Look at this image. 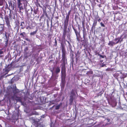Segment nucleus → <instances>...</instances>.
<instances>
[{
  "instance_id": "f257e3e1",
  "label": "nucleus",
  "mask_w": 127,
  "mask_h": 127,
  "mask_svg": "<svg viewBox=\"0 0 127 127\" xmlns=\"http://www.w3.org/2000/svg\"><path fill=\"white\" fill-rule=\"evenodd\" d=\"M66 54H62V59L61 61L62 64L61 66V78L62 81H64L66 76V68L65 65L67 63V59L66 56Z\"/></svg>"
},
{
  "instance_id": "f03ea898",
  "label": "nucleus",
  "mask_w": 127,
  "mask_h": 127,
  "mask_svg": "<svg viewBox=\"0 0 127 127\" xmlns=\"http://www.w3.org/2000/svg\"><path fill=\"white\" fill-rule=\"evenodd\" d=\"M19 90L17 89L15 84V87L13 90V92L14 95L12 96V98L14 100H16L17 102H22V98L21 97L17 96L16 94L20 92Z\"/></svg>"
},
{
  "instance_id": "7ed1b4c3",
  "label": "nucleus",
  "mask_w": 127,
  "mask_h": 127,
  "mask_svg": "<svg viewBox=\"0 0 127 127\" xmlns=\"http://www.w3.org/2000/svg\"><path fill=\"white\" fill-rule=\"evenodd\" d=\"M37 10L34 9V11H33L32 9H31V10L28 13H27V16L28 17H31L32 18H34V17H36L37 18H39V16L37 14Z\"/></svg>"
},
{
  "instance_id": "20e7f679",
  "label": "nucleus",
  "mask_w": 127,
  "mask_h": 127,
  "mask_svg": "<svg viewBox=\"0 0 127 127\" xmlns=\"http://www.w3.org/2000/svg\"><path fill=\"white\" fill-rule=\"evenodd\" d=\"M127 74L125 73H122L121 72H120L116 73L115 76L116 77L117 79L118 80L124 79V78L127 77Z\"/></svg>"
},
{
  "instance_id": "39448f33",
  "label": "nucleus",
  "mask_w": 127,
  "mask_h": 127,
  "mask_svg": "<svg viewBox=\"0 0 127 127\" xmlns=\"http://www.w3.org/2000/svg\"><path fill=\"white\" fill-rule=\"evenodd\" d=\"M75 90L74 89H72V90L70 92V98L69 99L70 101L72 103L73 100V97H75L76 95L75 93Z\"/></svg>"
},
{
  "instance_id": "423d86ee",
  "label": "nucleus",
  "mask_w": 127,
  "mask_h": 127,
  "mask_svg": "<svg viewBox=\"0 0 127 127\" xmlns=\"http://www.w3.org/2000/svg\"><path fill=\"white\" fill-rule=\"evenodd\" d=\"M71 10H70L69 11L67 14H66V16L65 19L64 21V24H68L69 21V16L70 15Z\"/></svg>"
},
{
  "instance_id": "0eeeda50",
  "label": "nucleus",
  "mask_w": 127,
  "mask_h": 127,
  "mask_svg": "<svg viewBox=\"0 0 127 127\" xmlns=\"http://www.w3.org/2000/svg\"><path fill=\"white\" fill-rule=\"evenodd\" d=\"M61 45L62 54H66V51L65 48V45L64 43H61Z\"/></svg>"
},
{
  "instance_id": "6e6552de",
  "label": "nucleus",
  "mask_w": 127,
  "mask_h": 127,
  "mask_svg": "<svg viewBox=\"0 0 127 127\" xmlns=\"http://www.w3.org/2000/svg\"><path fill=\"white\" fill-rule=\"evenodd\" d=\"M114 18H116L120 20L122 18V15L121 13H118L115 14Z\"/></svg>"
},
{
  "instance_id": "1a4fd4ad",
  "label": "nucleus",
  "mask_w": 127,
  "mask_h": 127,
  "mask_svg": "<svg viewBox=\"0 0 127 127\" xmlns=\"http://www.w3.org/2000/svg\"><path fill=\"white\" fill-rule=\"evenodd\" d=\"M82 27L83 29V38H85V37H86L87 36V32L86 31L85 29V27L84 24H82Z\"/></svg>"
},
{
  "instance_id": "9d476101",
  "label": "nucleus",
  "mask_w": 127,
  "mask_h": 127,
  "mask_svg": "<svg viewBox=\"0 0 127 127\" xmlns=\"http://www.w3.org/2000/svg\"><path fill=\"white\" fill-rule=\"evenodd\" d=\"M21 0H18V6L20 10H23V8L22 5V4L21 3Z\"/></svg>"
},
{
  "instance_id": "9b49d317",
  "label": "nucleus",
  "mask_w": 127,
  "mask_h": 127,
  "mask_svg": "<svg viewBox=\"0 0 127 127\" xmlns=\"http://www.w3.org/2000/svg\"><path fill=\"white\" fill-rule=\"evenodd\" d=\"M25 10L26 12V13L27 14V13L29 12L31 10V9H32V7L30 6H28L27 7L25 8Z\"/></svg>"
},
{
  "instance_id": "f8f14e48",
  "label": "nucleus",
  "mask_w": 127,
  "mask_h": 127,
  "mask_svg": "<svg viewBox=\"0 0 127 127\" xmlns=\"http://www.w3.org/2000/svg\"><path fill=\"white\" fill-rule=\"evenodd\" d=\"M93 72L92 70H90L87 71L86 74L89 76V78H90V77L93 76Z\"/></svg>"
},
{
  "instance_id": "ddd939ff",
  "label": "nucleus",
  "mask_w": 127,
  "mask_h": 127,
  "mask_svg": "<svg viewBox=\"0 0 127 127\" xmlns=\"http://www.w3.org/2000/svg\"><path fill=\"white\" fill-rule=\"evenodd\" d=\"M67 33V30H64L62 36V38L63 40H65L66 35Z\"/></svg>"
},
{
  "instance_id": "4468645a",
  "label": "nucleus",
  "mask_w": 127,
  "mask_h": 127,
  "mask_svg": "<svg viewBox=\"0 0 127 127\" xmlns=\"http://www.w3.org/2000/svg\"><path fill=\"white\" fill-rule=\"evenodd\" d=\"M5 40L6 41H5V44L6 46L8 44V41L9 40V37H7V35H6V32L5 34Z\"/></svg>"
},
{
  "instance_id": "2eb2a0df",
  "label": "nucleus",
  "mask_w": 127,
  "mask_h": 127,
  "mask_svg": "<svg viewBox=\"0 0 127 127\" xmlns=\"http://www.w3.org/2000/svg\"><path fill=\"white\" fill-rule=\"evenodd\" d=\"M5 19L6 24H9L10 22L8 17L7 16H5Z\"/></svg>"
},
{
  "instance_id": "dca6fc26",
  "label": "nucleus",
  "mask_w": 127,
  "mask_h": 127,
  "mask_svg": "<svg viewBox=\"0 0 127 127\" xmlns=\"http://www.w3.org/2000/svg\"><path fill=\"white\" fill-rule=\"evenodd\" d=\"M60 70V68L59 67H57L56 68L55 72L56 74H57L59 73Z\"/></svg>"
},
{
  "instance_id": "f3484780",
  "label": "nucleus",
  "mask_w": 127,
  "mask_h": 127,
  "mask_svg": "<svg viewBox=\"0 0 127 127\" xmlns=\"http://www.w3.org/2000/svg\"><path fill=\"white\" fill-rule=\"evenodd\" d=\"M62 104V103H61L59 104L56 106L55 107V109L56 110H58L59 109L60 106Z\"/></svg>"
},
{
  "instance_id": "a211bd4d",
  "label": "nucleus",
  "mask_w": 127,
  "mask_h": 127,
  "mask_svg": "<svg viewBox=\"0 0 127 127\" xmlns=\"http://www.w3.org/2000/svg\"><path fill=\"white\" fill-rule=\"evenodd\" d=\"M28 50V47H26L24 49V52L25 55H27L28 54V53L27 52V51Z\"/></svg>"
},
{
  "instance_id": "6ab92c4d",
  "label": "nucleus",
  "mask_w": 127,
  "mask_h": 127,
  "mask_svg": "<svg viewBox=\"0 0 127 127\" xmlns=\"http://www.w3.org/2000/svg\"><path fill=\"white\" fill-rule=\"evenodd\" d=\"M24 8L27 7V6H29V5H28L27 2L26 1L24 2Z\"/></svg>"
},
{
  "instance_id": "aec40b11",
  "label": "nucleus",
  "mask_w": 127,
  "mask_h": 127,
  "mask_svg": "<svg viewBox=\"0 0 127 127\" xmlns=\"http://www.w3.org/2000/svg\"><path fill=\"white\" fill-rule=\"evenodd\" d=\"M73 29L74 30L76 34L77 38L78 35H80V33L79 32H77V30L75 29L74 28H73Z\"/></svg>"
},
{
  "instance_id": "412c9836",
  "label": "nucleus",
  "mask_w": 127,
  "mask_h": 127,
  "mask_svg": "<svg viewBox=\"0 0 127 127\" xmlns=\"http://www.w3.org/2000/svg\"><path fill=\"white\" fill-rule=\"evenodd\" d=\"M116 43H115L114 42L111 41H109V43H108V45H111L112 46H113V45L116 44Z\"/></svg>"
},
{
  "instance_id": "4be33fe9",
  "label": "nucleus",
  "mask_w": 127,
  "mask_h": 127,
  "mask_svg": "<svg viewBox=\"0 0 127 127\" xmlns=\"http://www.w3.org/2000/svg\"><path fill=\"white\" fill-rule=\"evenodd\" d=\"M9 7H10L12 9H14V5H13L12 4V3L11 2L10 3V2H9Z\"/></svg>"
},
{
  "instance_id": "5701e85b",
  "label": "nucleus",
  "mask_w": 127,
  "mask_h": 127,
  "mask_svg": "<svg viewBox=\"0 0 127 127\" xmlns=\"http://www.w3.org/2000/svg\"><path fill=\"white\" fill-rule=\"evenodd\" d=\"M37 30H38L37 29L35 31L33 32H31L30 34V35H33L35 34L36 33V32L37 31Z\"/></svg>"
},
{
  "instance_id": "b1692460",
  "label": "nucleus",
  "mask_w": 127,
  "mask_h": 127,
  "mask_svg": "<svg viewBox=\"0 0 127 127\" xmlns=\"http://www.w3.org/2000/svg\"><path fill=\"white\" fill-rule=\"evenodd\" d=\"M84 40H83L84 42V43L86 44L88 42V40L87 38H86V37H85V38H83Z\"/></svg>"
},
{
  "instance_id": "393cba45",
  "label": "nucleus",
  "mask_w": 127,
  "mask_h": 127,
  "mask_svg": "<svg viewBox=\"0 0 127 127\" xmlns=\"http://www.w3.org/2000/svg\"><path fill=\"white\" fill-rule=\"evenodd\" d=\"M25 35L26 33L24 32L21 33L20 34V35H21L22 36V37H25Z\"/></svg>"
},
{
  "instance_id": "a878e982",
  "label": "nucleus",
  "mask_w": 127,
  "mask_h": 127,
  "mask_svg": "<svg viewBox=\"0 0 127 127\" xmlns=\"http://www.w3.org/2000/svg\"><path fill=\"white\" fill-rule=\"evenodd\" d=\"M9 68H7L6 69H5V72H7V73L6 74H7L8 73V72L10 70L9 69Z\"/></svg>"
},
{
  "instance_id": "bb28decb",
  "label": "nucleus",
  "mask_w": 127,
  "mask_h": 127,
  "mask_svg": "<svg viewBox=\"0 0 127 127\" xmlns=\"http://www.w3.org/2000/svg\"><path fill=\"white\" fill-rule=\"evenodd\" d=\"M3 0H0V6L2 5H3Z\"/></svg>"
},
{
  "instance_id": "cd10ccee",
  "label": "nucleus",
  "mask_w": 127,
  "mask_h": 127,
  "mask_svg": "<svg viewBox=\"0 0 127 127\" xmlns=\"http://www.w3.org/2000/svg\"><path fill=\"white\" fill-rule=\"evenodd\" d=\"M67 24H64V30H66Z\"/></svg>"
},
{
  "instance_id": "c85d7f7f",
  "label": "nucleus",
  "mask_w": 127,
  "mask_h": 127,
  "mask_svg": "<svg viewBox=\"0 0 127 127\" xmlns=\"http://www.w3.org/2000/svg\"><path fill=\"white\" fill-rule=\"evenodd\" d=\"M55 44L54 45V46H55L56 47L57 45V40H56V39H55Z\"/></svg>"
},
{
  "instance_id": "c756f323",
  "label": "nucleus",
  "mask_w": 127,
  "mask_h": 127,
  "mask_svg": "<svg viewBox=\"0 0 127 127\" xmlns=\"http://www.w3.org/2000/svg\"><path fill=\"white\" fill-rule=\"evenodd\" d=\"M118 40L116 43V44H117L120 41V39H121V37H118Z\"/></svg>"
},
{
  "instance_id": "7c9ffc66",
  "label": "nucleus",
  "mask_w": 127,
  "mask_h": 127,
  "mask_svg": "<svg viewBox=\"0 0 127 127\" xmlns=\"http://www.w3.org/2000/svg\"><path fill=\"white\" fill-rule=\"evenodd\" d=\"M98 55L100 57L102 58H104V56H103L99 54H98Z\"/></svg>"
},
{
  "instance_id": "2f4dec72",
  "label": "nucleus",
  "mask_w": 127,
  "mask_h": 127,
  "mask_svg": "<svg viewBox=\"0 0 127 127\" xmlns=\"http://www.w3.org/2000/svg\"><path fill=\"white\" fill-rule=\"evenodd\" d=\"M43 13L44 14V15H45L47 17L48 16V15H47V14L46 13V11H43Z\"/></svg>"
},
{
  "instance_id": "473e14b6",
  "label": "nucleus",
  "mask_w": 127,
  "mask_h": 127,
  "mask_svg": "<svg viewBox=\"0 0 127 127\" xmlns=\"http://www.w3.org/2000/svg\"><path fill=\"white\" fill-rule=\"evenodd\" d=\"M2 50H3V49H0V54H3V51H2Z\"/></svg>"
},
{
  "instance_id": "72a5a7b5",
  "label": "nucleus",
  "mask_w": 127,
  "mask_h": 127,
  "mask_svg": "<svg viewBox=\"0 0 127 127\" xmlns=\"http://www.w3.org/2000/svg\"><path fill=\"white\" fill-rule=\"evenodd\" d=\"M15 22L16 24H19V22L18 19L16 20Z\"/></svg>"
},
{
  "instance_id": "f704fd0d",
  "label": "nucleus",
  "mask_w": 127,
  "mask_h": 127,
  "mask_svg": "<svg viewBox=\"0 0 127 127\" xmlns=\"http://www.w3.org/2000/svg\"><path fill=\"white\" fill-rule=\"evenodd\" d=\"M36 1V2L35 3H36L39 6H40V4L38 2V0H35Z\"/></svg>"
},
{
  "instance_id": "c9c22d12",
  "label": "nucleus",
  "mask_w": 127,
  "mask_h": 127,
  "mask_svg": "<svg viewBox=\"0 0 127 127\" xmlns=\"http://www.w3.org/2000/svg\"><path fill=\"white\" fill-rule=\"evenodd\" d=\"M105 66H106V64H102L101 65V67H104Z\"/></svg>"
},
{
  "instance_id": "e433bc0d",
  "label": "nucleus",
  "mask_w": 127,
  "mask_h": 127,
  "mask_svg": "<svg viewBox=\"0 0 127 127\" xmlns=\"http://www.w3.org/2000/svg\"><path fill=\"white\" fill-rule=\"evenodd\" d=\"M53 58V55H51L49 57V59H52Z\"/></svg>"
},
{
  "instance_id": "4c0bfd02",
  "label": "nucleus",
  "mask_w": 127,
  "mask_h": 127,
  "mask_svg": "<svg viewBox=\"0 0 127 127\" xmlns=\"http://www.w3.org/2000/svg\"><path fill=\"white\" fill-rule=\"evenodd\" d=\"M88 80V82L87 83H86V82H85V84H87V83H89V82H90V80Z\"/></svg>"
},
{
  "instance_id": "58836bf2",
  "label": "nucleus",
  "mask_w": 127,
  "mask_h": 127,
  "mask_svg": "<svg viewBox=\"0 0 127 127\" xmlns=\"http://www.w3.org/2000/svg\"><path fill=\"white\" fill-rule=\"evenodd\" d=\"M31 29V28L29 26H28L27 27V28H26V29Z\"/></svg>"
},
{
  "instance_id": "ea45409f",
  "label": "nucleus",
  "mask_w": 127,
  "mask_h": 127,
  "mask_svg": "<svg viewBox=\"0 0 127 127\" xmlns=\"http://www.w3.org/2000/svg\"><path fill=\"white\" fill-rule=\"evenodd\" d=\"M124 82L125 83V84H126V86H127V81H124Z\"/></svg>"
},
{
  "instance_id": "a19ab883",
  "label": "nucleus",
  "mask_w": 127,
  "mask_h": 127,
  "mask_svg": "<svg viewBox=\"0 0 127 127\" xmlns=\"http://www.w3.org/2000/svg\"><path fill=\"white\" fill-rule=\"evenodd\" d=\"M10 67H11L12 65H13V64H12V63H11L10 64Z\"/></svg>"
},
{
  "instance_id": "79ce46f5",
  "label": "nucleus",
  "mask_w": 127,
  "mask_h": 127,
  "mask_svg": "<svg viewBox=\"0 0 127 127\" xmlns=\"http://www.w3.org/2000/svg\"><path fill=\"white\" fill-rule=\"evenodd\" d=\"M25 39L27 41H30V40L28 38H26Z\"/></svg>"
},
{
  "instance_id": "37998d69",
  "label": "nucleus",
  "mask_w": 127,
  "mask_h": 127,
  "mask_svg": "<svg viewBox=\"0 0 127 127\" xmlns=\"http://www.w3.org/2000/svg\"><path fill=\"white\" fill-rule=\"evenodd\" d=\"M110 70V68H107L106 69V71H109Z\"/></svg>"
},
{
  "instance_id": "c03bdc74",
  "label": "nucleus",
  "mask_w": 127,
  "mask_h": 127,
  "mask_svg": "<svg viewBox=\"0 0 127 127\" xmlns=\"http://www.w3.org/2000/svg\"><path fill=\"white\" fill-rule=\"evenodd\" d=\"M101 21V20L100 19H99L97 20L98 22H99L100 23V21Z\"/></svg>"
},
{
  "instance_id": "a18cd8bd",
  "label": "nucleus",
  "mask_w": 127,
  "mask_h": 127,
  "mask_svg": "<svg viewBox=\"0 0 127 127\" xmlns=\"http://www.w3.org/2000/svg\"><path fill=\"white\" fill-rule=\"evenodd\" d=\"M118 38H115V39L114 40L115 41H116L118 40Z\"/></svg>"
},
{
  "instance_id": "49530a36",
  "label": "nucleus",
  "mask_w": 127,
  "mask_h": 127,
  "mask_svg": "<svg viewBox=\"0 0 127 127\" xmlns=\"http://www.w3.org/2000/svg\"><path fill=\"white\" fill-rule=\"evenodd\" d=\"M67 36L68 39L69 37L70 38L69 35V34H67Z\"/></svg>"
},
{
  "instance_id": "de8ad7c7",
  "label": "nucleus",
  "mask_w": 127,
  "mask_h": 127,
  "mask_svg": "<svg viewBox=\"0 0 127 127\" xmlns=\"http://www.w3.org/2000/svg\"><path fill=\"white\" fill-rule=\"evenodd\" d=\"M20 10V12L21 13H22L23 12V11H22V10Z\"/></svg>"
},
{
  "instance_id": "09e8293b",
  "label": "nucleus",
  "mask_w": 127,
  "mask_h": 127,
  "mask_svg": "<svg viewBox=\"0 0 127 127\" xmlns=\"http://www.w3.org/2000/svg\"><path fill=\"white\" fill-rule=\"evenodd\" d=\"M55 18L56 19H57L58 18V17L57 16L55 17Z\"/></svg>"
},
{
  "instance_id": "8fccbe9b",
  "label": "nucleus",
  "mask_w": 127,
  "mask_h": 127,
  "mask_svg": "<svg viewBox=\"0 0 127 127\" xmlns=\"http://www.w3.org/2000/svg\"><path fill=\"white\" fill-rule=\"evenodd\" d=\"M78 26L79 29H80V25H79V24H78Z\"/></svg>"
},
{
  "instance_id": "3c124183",
  "label": "nucleus",
  "mask_w": 127,
  "mask_h": 127,
  "mask_svg": "<svg viewBox=\"0 0 127 127\" xmlns=\"http://www.w3.org/2000/svg\"><path fill=\"white\" fill-rule=\"evenodd\" d=\"M98 6H99V7H101V4H99V5H98Z\"/></svg>"
},
{
  "instance_id": "603ef678",
  "label": "nucleus",
  "mask_w": 127,
  "mask_h": 127,
  "mask_svg": "<svg viewBox=\"0 0 127 127\" xmlns=\"http://www.w3.org/2000/svg\"><path fill=\"white\" fill-rule=\"evenodd\" d=\"M101 26L102 27H104V24H101Z\"/></svg>"
},
{
  "instance_id": "864d4df0",
  "label": "nucleus",
  "mask_w": 127,
  "mask_h": 127,
  "mask_svg": "<svg viewBox=\"0 0 127 127\" xmlns=\"http://www.w3.org/2000/svg\"><path fill=\"white\" fill-rule=\"evenodd\" d=\"M66 41H67V42H68V43L69 44H70V43H69V41H67V40H66Z\"/></svg>"
},
{
  "instance_id": "5fc2aeb1",
  "label": "nucleus",
  "mask_w": 127,
  "mask_h": 127,
  "mask_svg": "<svg viewBox=\"0 0 127 127\" xmlns=\"http://www.w3.org/2000/svg\"><path fill=\"white\" fill-rule=\"evenodd\" d=\"M3 57V55H0V57Z\"/></svg>"
},
{
  "instance_id": "6e6d98bb",
  "label": "nucleus",
  "mask_w": 127,
  "mask_h": 127,
  "mask_svg": "<svg viewBox=\"0 0 127 127\" xmlns=\"http://www.w3.org/2000/svg\"><path fill=\"white\" fill-rule=\"evenodd\" d=\"M9 17H11V15H10V14L9 15Z\"/></svg>"
},
{
  "instance_id": "4d7b16f0",
  "label": "nucleus",
  "mask_w": 127,
  "mask_h": 127,
  "mask_svg": "<svg viewBox=\"0 0 127 127\" xmlns=\"http://www.w3.org/2000/svg\"><path fill=\"white\" fill-rule=\"evenodd\" d=\"M51 72H52V74H53V71H52V70H51Z\"/></svg>"
},
{
  "instance_id": "13d9d810",
  "label": "nucleus",
  "mask_w": 127,
  "mask_h": 127,
  "mask_svg": "<svg viewBox=\"0 0 127 127\" xmlns=\"http://www.w3.org/2000/svg\"><path fill=\"white\" fill-rule=\"evenodd\" d=\"M2 16V14H0V16Z\"/></svg>"
},
{
  "instance_id": "bf43d9fd",
  "label": "nucleus",
  "mask_w": 127,
  "mask_h": 127,
  "mask_svg": "<svg viewBox=\"0 0 127 127\" xmlns=\"http://www.w3.org/2000/svg\"><path fill=\"white\" fill-rule=\"evenodd\" d=\"M100 24H103L102 23V22H101L100 23Z\"/></svg>"
},
{
  "instance_id": "052dcab7",
  "label": "nucleus",
  "mask_w": 127,
  "mask_h": 127,
  "mask_svg": "<svg viewBox=\"0 0 127 127\" xmlns=\"http://www.w3.org/2000/svg\"><path fill=\"white\" fill-rule=\"evenodd\" d=\"M33 14H34H34H35V13H34V12H33Z\"/></svg>"
},
{
  "instance_id": "680f3d73",
  "label": "nucleus",
  "mask_w": 127,
  "mask_h": 127,
  "mask_svg": "<svg viewBox=\"0 0 127 127\" xmlns=\"http://www.w3.org/2000/svg\"><path fill=\"white\" fill-rule=\"evenodd\" d=\"M22 24H21V25H20V26H22Z\"/></svg>"
},
{
  "instance_id": "e2e57ef3",
  "label": "nucleus",
  "mask_w": 127,
  "mask_h": 127,
  "mask_svg": "<svg viewBox=\"0 0 127 127\" xmlns=\"http://www.w3.org/2000/svg\"><path fill=\"white\" fill-rule=\"evenodd\" d=\"M7 25H9L10 24H7Z\"/></svg>"
},
{
  "instance_id": "0e129e2a",
  "label": "nucleus",
  "mask_w": 127,
  "mask_h": 127,
  "mask_svg": "<svg viewBox=\"0 0 127 127\" xmlns=\"http://www.w3.org/2000/svg\"><path fill=\"white\" fill-rule=\"evenodd\" d=\"M47 26H49V24H47Z\"/></svg>"
},
{
  "instance_id": "69168bd1",
  "label": "nucleus",
  "mask_w": 127,
  "mask_h": 127,
  "mask_svg": "<svg viewBox=\"0 0 127 127\" xmlns=\"http://www.w3.org/2000/svg\"><path fill=\"white\" fill-rule=\"evenodd\" d=\"M76 93H77V91H76Z\"/></svg>"
},
{
  "instance_id": "338daca9",
  "label": "nucleus",
  "mask_w": 127,
  "mask_h": 127,
  "mask_svg": "<svg viewBox=\"0 0 127 127\" xmlns=\"http://www.w3.org/2000/svg\"><path fill=\"white\" fill-rule=\"evenodd\" d=\"M18 1V0H17Z\"/></svg>"
},
{
  "instance_id": "774afa93",
  "label": "nucleus",
  "mask_w": 127,
  "mask_h": 127,
  "mask_svg": "<svg viewBox=\"0 0 127 127\" xmlns=\"http://www.w3.org/2000/svg\"><path fill=\"white\" fill-rule=\"evenodd\" d=\"M1 17L2 19V17Z\"/></svg>"
}]
</instances>
